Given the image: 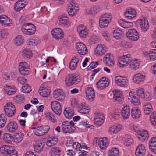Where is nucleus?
<instances>
[{
	"label": "nucleus",
	"instance_id": "1",
	"mask_svg": "<svg viewBox=\"0 0 156 156\" xmlns=\"http://www.w3.org/2000/svg\"><path fill=\"white\" fill-rule=\"evenodd\" d=\"M65 83L66 85L70 86L73 84H76L79 83L80 79L78 76L73 74L68 75L65 79Z\"/></svg>",
	"mask_w": 156,
	"mask_h": 156
},
{
	"label": "nucleus",
	"instance_id": "2",
	"mask_svg": "<svg viewBox=\"0 0 156 156\" xmlns=\"http://www.w3.org/2000/svg\"><path fill=\"white\" fill-rule=\"evenodd\" d=\"M131 58L129 54L123 55L120 57L118 60L119 66L122 68L128 66L130 61Z\"/></svg>",
	"mask_w": 156,
	"mask_h": 156
},
{
	"label": "nucleus",
	"instance_id": "3",
	"mask_svg": "<svg viewBox=\"0 0 156 156\" xmlns=\"http://www.w3.org/2000/svg\"><path fill=\"white\" fill-rule=\"evenodd\" d=\"M4 110L6 115L9 117H12L16 113V108L11 103H7L5 106Z\"/></svg>",
	"mask_w": 156,
	"mask_h": 156
},
{
	"label": "nucleus",
	"instance_id": "4",
	"mask_svg": "<svg viewBox=\"0 0 156 156\" xmlns=\"http://www.w3.org/2000/svg\"><path fill=\"white\" fill-rule=\"evenodd\" d=\"M115 81L118 86L121 87H127L128 85V80L125 77L117 76L115 78Z\"/></svg>",
	"mask_w": 156,
	"mask_h": 156
},
{
	"label": "nucleus",
	"instance_id": "5",
	"mask_svg": "<svg viewBox=\"0 0 156 156\" xmlns=\"http://www.w3.org/2000/svg\"><path fill=\"white\" fill-rule=\"evenodd\" d=\"M19 68L20 73L23 75H27L30 73L29 66L25 62H21L19 65Z\"/></svg>",
	"mask_w": 156,
	"mask_h": 156
},
{
	"label": "nucleus",
	"instance_id": "6",
	"mask_svg": "<svg viewBox=\"0 0 156 156\" xmlns=\"http://www.w3.org/2000/svg\"><path fill=\"white\" fill-rule=\"evenodd\" d=\"M52 110L58 115H60L62 112V108L60 103L57 101H54L51 103Z\"/></svg>",
	"mask_w": 156,
	"mask_h": 156
},
{
	"label": "nucleus",
	"instance_id": "7",
	"mask_svg": "<svg viewBox=\"0 0 156 156\" xmlns=\"http://www.w3.org/2000/svg\"><path fill=\"white\" fill-rule=\"evenodd\" d=\"M51 32L53 37L55 39H61L64 37V34L61 28H54Z\"/></svg>",
	"mask_w": 156,
	"mask_h": 156
},
{
	"label": "nucleus",
	"instance_id": "8",
	"mask_svg": "<svg viewBox=\"0 0 156 156\" xmlns=\"http://www.w3.org/2000/svg\"><path fill=\"white\" fill-rule=\"evenodd\" d=\"M53 96L56 100L62 101L64 99L65 94L61 89L55 90L53 93Z\"/></svg>",
	"mask_w": 156,
	"mask_h": 156
},
{
	"label": "nucleus",
	"instance_id": "9",
	"mask_svg": "<svg viewBox=\"0 0 156 156\" xmlns=\"http://www.w3.org/2000/svg\"><path fill=\"white\" fill-rule=\"evenodd\" d=\"M103 61L108 66L113 67L114 64L113 57L110 53H107L103 58Z\"/></svg>",
	"mask_w": 156,
	"mask_h": 156
},
{
	"label": "nucleus",
	"instance_id": "10",
	"mask_svg": "<svg viewBox=\"0 0 156 156\" xmlns=\"http://www.w3.org/2000/svg\"><path fill=\"white\" fill-rule=\"evenodd\" d=\"M106 49V47L104 44H99L95 49L94 52L97 55L101 56L105 54Z\"/></svg>",
	"mask_w": 156,
	"mask_h": 156
},
{
	"label": "nucleus",
	"instance_id": "11",
	"mask_svg": "<svg viewBox=\"0 0 156 156\" xmlns=\"http://www.w3.org/2000/svg\"><path fill=\"white\" fill-rule=\"evenodd\" d=\"M76 48L78 53L80 55H84L86 54L87 50L86 46L81 42H78L76 44Z\"/></svg>",
	"mask_w": 156,
	"mask_h": 156
},
{
	"label": "nucleus",
	"instance_id": "12",
	"mask_svg": "<svg viewBox=\"0 0 156 156\" xmlns=\"http://www.w3.org/2000/svg\"><path fill=\"white\" fill-rule=\"evenodd\" d=\"M137 22L138 24L140 25L142 30L146 31L148 29L149 24L147 20L142 18L138 20Z\"/></svg>",
	"mask_w": 156,
	"mask_h": 156
},
{
	"label": "nucleus",
	"instance_id": "13",
	"mask_svg": "<svg viewBox=\"0 0 156 156\" xmlns=\"http://www.w3.org/2000/svg\"><path fill=\"white\" fill-rule=\"evenodd\" d=\"M18 128L17 124L15 121L10 122L7 126V130L10 133H13L16 132Z\"/></svg>",
	"mask_w": 156,
	"mask_h": 156
},
{
	"label": "nucleus",
	"instance_id": "14",
	"mask_svg": "<svg viewBox=\"0 0 156 156\" xmlns=\"http://www.w3.org/2000/svg\"><path fill=\"white\" fill-rule=\"evenodd\" d=\"M126 36L127 38L130 37L138 39L139 38L138 33L135 29H130L126 33ZM130 39H132L131 38Z\"/></svg>",
	"mask_w": 156,
	"mask_h": 156
},
{
	"label": "nucleus",
	"instance_id": "15",
	"mask_svg": "<svg viewBox=\"0 0 156 156\" xmlns=\"http://www.w3.org/2000/svg\"><path fill=\"white\" fill-rule=\"evenodd\" d=\"M115 92L114 94L113 98L116 103H121L122 102L123 98L122 92L118 90H114Z\"/></svg>",
	"mask_w": 156,
	"mask_h": 156
},
{
	"label": "nucleus",
	"instance_id": "16",
	"mask_svg": "<svg viewBox=\"0 0 156 156\" xmlns=\"http://www.w3.org/2000/svg\"><path fill=\"white\" fill-rule=\"evenodd\" d=\"M78 7L76 6V3L73 4L71 3L68 7L69 11L68 12L69 14L73 16L77 12Z\"/></svg>",
	"mask_w": 156,
	"mask_h": 156
},
{
	"label": "nucleus",
	"instance_id": "17",
	"mask_svg": "<svg viewBox=\"0 0 156 156\" xmlns=\"http://www.w3.org/2000/svg\"><path fill=\"white\" fill-rule=\"evenodd\" d=\"M145 150L144 146L142 145H139L137 147L135 152L136 156H144L145 155Z\"/></svg>",
	"mask_w": 156,
	"mask_h": 156
},
{
	"label": "nucleus",
	"instance_id": "18",
	"mask_svg": "<svg viewBox=\"0 0 156 156\" xmlns=\"http://www.w3.org/2000/svg\"><path fill=\"white\" fill-rule=\"evenodd\" d=\"M130 108L129 106L126 105L124 106L121 111L122 115L124 119L128 118L130 115Z\"/></svg>",
	"mask_w": 156,
	"mask_h": 156
},
{
	"label": "nucleus",
	"instance_id": "19",
	"mask_svg": "<svg viewBox=\"0 0 156 156\" xmlns=\"http://www.w3.org/2000/svg\"><path fill=\"white\" fill-rule=\"evenodd\" d=\"M128 99L133 104L138 105L140 103V101L132 92H129V97Z\"/></svg>",
	"mask_w": 156,
	"mask_h": 156
},
{
	"label": "nucleus",
	"instance_id": "20",
	"mask_svg": "<svg viewBox=\"0 0 156 156\" xmlns=\"http://www.w3.org/2000/svg\"><path fill=\"white\" fill-rule=\"evenodd\" d=\"M12 147L11 146L3 145L0 148V152L3 155H6L8 154L9 151L12 150Z\"/></svg>",
	"mask_w": 156,
	"mask_h": 156
},
{
	"label": "nucleus",
	"instance_id": "21",
	"mask_svg": "<svg viewBox=\"0 0 156 156\" xmlns=\"http://www.w3.org/2000/svg\"><path fill=\"white\" fill-rule=\"evenodd\" d=\"M139 132L140 133L138 134L139 136H137L139 140L142 141H144L148 139V134L147 131L143 130L142 132L139 131Z\"/></svg>",
	"mask_w": 156,
	"mask_h": 156
},
{
	"label": "nucleus",
	"instance_id": "22",
	"mask_svg": "<svg viewBox=\"0 0 156 156\" xmlns=\"http://www.w3.org/2000/svg\"><path fill=\"white\" fill-rule=\"evenodd\" d=\"M5 93L9 95L14 94L16 91V89L15 87H12L9 85H6L4 87Z\"/></svg>",
	"mask_w": 156,
	"mask_h": 156
},
{
	"label": "nucleus",
	"instance_id": "23",
	"mask_svg": "<svg viewBox=\"0 0 156 156\" xmlns=\"http://www.w3.org/2000/svg\"><path fill=\"white\" fill-rule=\"evenodd\" d=\"M129 68L131 70H135L139 68V63L136 60H130L129 62Z\"/></svg>",
	"mask_w": 156,
	"mask_h": 156
},
{
	"label": "nucleus",
	"instance_id": "24",
	"mask_svg": "<svg viewBox=\"0 0 156 156\" xmlns=\"http://www.w3.org/2000/svg\"><path fill=\"white\" fill-rule=\"evenodd\" d=\"M125 16L129 19L133 18L136 15V12L135 10L131 9L126 11L125 14Z\"/></svg>",
	"mask_w": 156,
	"mask_h": 156
},
{
	"label": "nucleus",
	"instance_id": "25",
	"mask_svg": "<svg viewBox=\"0 0 156 156\" xmlns=\"http://www.w3.org/2000/svg\"><path fill=\"white\" fill-rule=\"evenodd\" d=\"M121 129L122 126L120 125H113L109 128V132L111 134L116 133L120 131Z\"/></svg>",
	"mask_w": 156,
	"mask_h": 156
},
{
	"label": "nucleus",
	"instance_id": "26",
	"mask_svg": "<svg viewBox=\"0 0 156 156\" xmlns=\"http://www.w3.org/2000/svg\"><path fill=\"white\" fill-rule=\"evenodd\" d=\"M113 37L116 39L123 38L124 35L122 31L118 30H115L113 31Z\"/></svg>",
	"mask_w": 156,
	"mask_h": 156
},
{
	"label": "nucleus",
	"instance_id": "27",
	"mask_svg": "<svg viewBox=\"0 0 156 156\" xmlns=\"http://www.w3.org/2000/svg\"><path fill=\"white\" fill-rule=\"evenodd\" d=\"M74 114V112L73 110L69 108H65L64 111V114L65 116L68 119L71 118Z\"/></svg>",
	"mask_w": 156,
	"mask_h": 156
},
{
	"label": "nucleus",
	"instance_id": "28",
	"mask_svg": "<svg viewBox=\"0 0 156 156\" xmlns=\"http://www.w3.org/2000/svg\"><path fill=\"white\" fill-rule=\"evenodd\" d=\"M78 111L80 113L83 114H87L89 112V108L83 104H81L79 106Z\"/></svg>",
	"mask_w": 156,
	"mask_h": 156
},
{
	"label": "nucleus",
	"instance_id": "29",
	"mask_svg": "<svg viewBox=\"0 0 156 156\" xmlns=\"http://www.w3.org/2000/svg\"><path fill=\"white\" fill-rule=\"evenodd\" d=\"M25 6V4L22 1H19L16 2L15 5V9L16 11H20Z\"/></svg>",
	"mask_w": 156,
	"mask_h": 156
},
{
	"label": "nucleus",
	"instance_id": "30",
	"mask_svg": "<svg viewBox=\"0 0 156 156\" xmlns=\"http://www.w3.org/2000/svg\"><path fill=\"white\" fill-rule=\"evenodd\" d=\"M101 81H99L97 83V85L98 88L100 89H103L106 87H107L109 84V79L107 80V82H102Z\"/></svg>",
	"mask_w": 156,
	"mask_h": 156
},
{
	"label": "nucleus",
	"instance_id": "31",
	"mask_svg": "<svg viewBox=\"0 0 156 156\" xmlns=\"http://www.w3.org/2000/svg\"><path fill=\"white\" fill-rule=\"evenodd\" d=\"M140 114L141 112L139 109L135 108L132 109L131 115L133 118L136 119L140 117Z\"/></svg>",
	"mask_w": 156,
	"mask_h": 156
},
{
	"label": "nucleus",
	"instance_id": "32",
	"mask_svg": "<svg viewBox=\"0 0 156 156\" xmlns=\"http://www.w3.org/2000/svg\"><path fill=\"white\" fill-rule=\"evenodd\" d=\"M108 143V141L107 138L105 137L99 139L98 144L101 148L103 149L106 147Z\"/></svg>",
	"mask_w": 156,
	"mask_h": 156
},
{
	"label": "nucleus",
	"instance_id": "33",
	"mask_svg": "<svg viewBox=\"0 0 156 156\" xmlns=\"http://www.w3.org/2000/svg\"><path fill=\"white\" fill-rule=\"evenodd\" d=\"M145 76L140 73H138L135 75L133 77V81L137 83H140L143 81Z\"/></svg>",
	"mask_w": 156,
	"mask_h": 156
},
{
	"label": "nucleus",
	"instance_id": "34",
	"mask_svg": "<svg viewBox=\"0 0 156 156\" xmlns=\"http://www.w3.org/2000/svg\"><path fill=\"white\" fill-rule=\"evenodd\" d=\"M44 144L40 141H37L34 144V148L37 152H39L43 148Z\"/></svg>",
	"mask_w": 156,
	"mask_h": 156
},
{
	"label": "nucleus",
	"instance_id": "35",
	"mask_svg": "<svg viewBox=\"0 0 156 156\" xmlns=\"http://www.w3.org/2000/svg\"><path fill=\"white\" fill-rule=\"evenodd\" d=\"M22 53V56L24 58H30L32 56L31 51L26 48L23 49Z\"/></svg>",
	"mask_w": 156,
	"mask_h": 156
},
{
	"label": "nucleus",
	"instance_id": "36",
	"mask_svg": "<svg viewBox=\"0 0 156 156\" xmlns=\"http://www.w3.org/2000/svg\"><path fill=\"white\" fill-rule=\"evenodd\" d=\"M23 135L22 133H19L15 134L13 137V139L14 142L19 143L23 139Z\"/></svg>",
	"mask_w": 156,
	"mask_h": 156
},
{
	"label": "nucleus",
	"instance_id": "37",
	"mask_svg": "<svg viewBox=\"0 0 156 156\" xmlns=\"http://www.w3.org/2000/svg\"><path fill=\"white\" fill-rule=\"evenodd\" d=\"M100 9L98 6H95L90 9L87 10L86 13L88 14H96L99 11Z\"/></svg>",
	"mask_w": 156,
	"mask_h": 156
},
{
	"label": "nucleus",
	"instance_id": "38",
	"mask_svg": "<svg viewBox=\"0 0 156 156\" xmlns=\"http://www.w3.org/2000/svg\"><path fill=\"white\" fill-rule=\"evenodd\" d=\"M120 45L121 47L126 48H130L132 46L131 43L127 41L123 40L120 43Z\"/></svg>",
	"mask_w": 156,
	"mask_h": 156
},
{
	"label": "nucleus",
	"instance_id": "39",
	"mask_svg": "<svg viewBox=\"0 0 156 156\" xmlns=\"http://www.w3.org/2000/svg\"><path fill=\"white\" fill-rule=\"evenodd\" d=\"M39 92L40 95L43 97H48L50 94V90L46 88L40 90Z\"/></svg>",
	"mask_w": 156,
	"mask_h": 156
},
{
	"label": "nucleus",
	"instance_id": "40",
	"mask_svg": "<svg viewBox=\"0 0 156 156\" xmlns=\"http://www.w3.org/2000/svg\"><path fill=\"white\" fill-rule=\"evenodd\" d=\"M62 128L64 133H69L74 132L75 129L74 127L70 126H63Z\"/></svg>",
	"mask_w": 156,
	"mask_h": 156
},
{
	"label": "nucleus",
	"instance_id": "41",
	"mask_svg": "<svg viewBox=\"0 0 156 156\" xmlns=\"http://www.w3.org/2000/svg\"><path fill=\"white\" fill-rule=\"evenodd\" d=\"M58 138L53 137L50 138L49 140H48L46 142V144L48 147H51L55 145L57 143Z\"/></svg>",
	"mask_w": 156,
	"mask_h": 156
},
{
	"label": "nucleus",
	"instance_id": "42",
	"mask_svg": "<svg viewBox=\"0 0 156 156\" xmlns=\"http://www.w3.org/2000/svg\"><path fill=\"white\" fill-rule=\"evenodd\" d=\"M59 24L60 25H65L69 26L70 23L69 22L68 18L66 16H62L59 20Z\"/></svg>",
	"mask_w": 156,
	"mask_h": 156
},
{
	"label": "nucleus",
	"instance_id": "43",
	"mask_svg": "<svg viewBox=\"0 0 156 156\" xmlns=\"http://www.w3.org/2000/svg\"><path fill=\"white\" fill-rule=\"evenodd\" d=\"M60 151L59 147H54L51 150L50 154L51 156H59Z\"/></svg>",
	"mask_w": 156,
	"mask_h": 156
},
{
	"label": "nucleus",
	"instance_id": "44",
	"mask_svg": "<svg viewBox=\"0 0 156 156\" xmlns=\"http://www.w3.org/2000/svg\"><path fill=\"white\" fill-rule=\"evenodd\" d=\"M40 42V40H27V44L30 46H36Z\"/></svg>",
	"mask_w": 156,
	"mask_h": 156
},
{
	"label": "nucleus",
	"instance_id": "45",
	"mask_svg": "<svg viewBox=\"0 0 156 156\" xmlns=\"http://www.w3.org/2000/svg\"><path fill=\"white\" fill-rule=\"evenodd\" d=\"M144 112L146 114H149L152 111V106L151 104L146 105L144 107Z\"/></svg>",
	"mask_w": 156,
	"mask_h": 156
},
{
	"label": "nucleus",
	"instance_id": "46",
	"mask_svg": "<svg viewBox=\"0 0 156 156\" xmlns=\"http://www.w3.org/2000/svg\"><path fill=\"white\" fill-rule=\"evenodd\" d=\"M12 138H13V136L9 133L4 134L2 136V139L4 141L7 143H9L11 142Z\"/></svg>",
	"mask_w": 156,
	"mask_h": 156
},
{
	"label": "nucleus",
	"instance_id": "47",
	"mask_svg": "<svg viewBox=\"0 0 156 156\" xmlns=\"http://www.w3.org/2000/svg\"><path fill=\"white\" fill-rule=\"evenodd\" d=\"M21 88L22 91L24 93H28L31 90L30 87L27 84H23Z\"/></svg>",
	"mask_w": 156,
	"mask_h": 156
},
{
	"label": "nucleus",
	"instance_id": "48",
	"mask_svg": "<svg viewBox=\"0 0 156 156\" xmlns=\"http://www.w3.org/2000/svg\"><path fill=\"white\" fill-rule=\"evenodd\" d=\"M32 27L31 28L26 31L24 34L27 35H31L34 34L36 31V28L35 27L33 24L30 25Z\"/></svg>",
	"mask_w": 156,
	"mask_h": 156
},
{
	"label": "nucleus",
	"instance_id": "49",
	"mask_svg": "<svg viewBox=\"0 0 156 156\" xmlns=\"http://www.w3.org/2000/svg\"><path fill=\"white\" fill-rule=\"evenodd\" d=\"M32 24L29 23H24L22 27H21V29L22 31L24 34L26 31H27L28 30L31 28V26L30 25Z\"/></svg>",
	"mask_w": 156,
	"mask_h": 156
},
{
	"label": "nucleus",
	"instance_id": "50",
	"mask_svg": "<svg viewBox=\"0 0 156 156\" xmlns=\"http://www.w3.org/2000/svg\"><path fill=\"white\" fill-rule=\"evenodd\" d=\"M45 116L47 119L50 120L52 122H56V119L55 118V117L54 116L53 114L51 112L46 113Z\"/></svg>",
	"mask_w": 156,
	"mask_h": 156
},
{
	"label": "nucleus",
	"instance_id": "51",
	"mask_svg": "<svg viewBox=\"0 0 156 156\" xmlns=\"http://www.w3.org/2000/svg\"><path fill=\"white\" fill-rule=\"evenodd\" d=\"M150 60L154 61L156 60V49H154L150 51Z\"/></svg>",
	"mask_w": 156,
	"mask_h": 156
},
{
	"label": "nucleus",
	"instance_id": "52",
	"mask_svg": "<svg viewBox=\"0 0 156 156\" xmlns=\"http://www.w3.org/2000/svg\"><path fill=\"white\" fill-rule=\"evenodd\" d=\"M110 22L105 21V20H102V18L99 19L100 27L101 28H104L107 27Z\"/></svg>",
	"mask_w": 156,
	"mask_h": 156
},
{
	"label": "nucleus",
	"instance_id": "53",
	"mask_svg": "<svg viewBox=\"0 0 156 156\" xmlns=\"http://www.w3.org/2000/svg\"><path fill=\"white\" fill-rule=\"evenodd\" d=\"M150 120L152 124L156 125V112H153L152 114L151 115Z\"/></svg>",
	"mask_w": 156,
	"mask_h": 156
},
{
	"label": "nucleus",
	"instance_id": "54",
	"mask_svg": "<svg viewBox=\"0 0 156 156\" xmlns=\"http://www.w3.org/2000/svg\"><path fill=\"white\" fill-rule=\"evenodd\" d=\"M102 18V20H105V21L110 22L111 20L112 17L110 13L103 15L100 19Z\"/></svg>",
	"mask_w": 156,
	"mask_h": 156
},
{
	"label": "nucleus",
	"instance_id": "55",
	"mask_svg": "<svg viewBox=\"0 0 156 156\" xmlns=\"http://www.w3.org/2000/svg\"><path fill=\"white\" fill-rule=\"evenodd\" d=\"M79 33L80 36L81 38H86L88 34V30L87 29Z\"/></svg>",
	"mask_w": 156,
	"mask_h": 156
},
{
	"label": "nucleus",
	"instance_id": "56",
	"mask_svg": "<svg viewBox=\"0 0 156 156\" xmlns=\"http://www.w3.org/2000/svg\"><path fill=\"white\" fill-rule=\"evenodd\" d=\"M73 147L77 151H82V145L77 142L74 143L72 145Z\"/></svg>",
	"mask_w": 156,
	"mask_h": 156
},
{
	"label": "nucleus",
	"instance_id": "57",
	"mask_svg": "<svg viewBox=\"0 0 156 156\" xmlns=\"http://www.w3.org/2000/svg\"><path fill=\"white\" fill-rule=\"evenodd\" d=\"M144 89L141 88L137 90L136 92V93L138 96L141 98H144Z\"/></svg>",
	"mask_w": 156,
	"mask_h": 156
},
{
	"label": "nucleus",
	"instance_id": "58",
	"mask_svg": "<svg viewBox=\"0 0 156 156\" xmlns=\"http://www.w3.org/2000/svg\"><path fill=\"white\" fill-rule=\"evenodd\" d=\"M149 148L151 151L156 153V142L149 144Z\"/></svg>",
	"mask_w": 156,
	"mask_h": 156
},
{
	"label": "nucleus",
	"instance_id": "59",
	"mask_svg": "<svg viewBox=\"0 0 156 156\" xmlns=\"http://www.w3.org/2000/svg\"><path fill=\"white\" fill-rule=\"evenodd\" d=\"M42 128L41 126L38 127L37 130L34 132L35 134L38 136H42L43 135Z\"/></svg>",
	"mask_w": 156,
	"mask_h": 156
},
{
	"label": "nucleus",
	"instance_id": "60",
	"mask_svg": "<svg viewBox=\"0 0 156 156\" xmlns=\"http://www.w3.org/2000/svg\"><path fill=\"white\" fill-rule=\"evenodd\" d=\"M86 95H89L95 94L94 92L93 89L90 87H88L86 90Z\"/></svg>",
	"mask_w": 156,
	"mask_h": 156
},
{
	"label": "nucleus",
	"instance_id": "61",
	"mask_svg": "<svg viewBox=\"0 0 156 156\" xmlns=\"http://www.w3.org/2000/svg\"><path fill=\"white\" fill-rule=\"evenodd\" d=\"M111 115L114 119H117L119 116V113L118 112H112L111 113Z\"/></svg>",
	"mask_w": 156,
	"mask_h": 156
},
{
	"label": "nucleus",
	"instance_id": "62",
	"mask_svg": "<svg viewBox=\"0 0 156 156\" xmlns=\"http://www.w3.org/2000/svg\"><path fill=\"white\" fill-rule=\"evenodd\" d=\"M129 138H128V136H127L125 138L124 140V144L126 145H129V144L132 143V140L130 138V137L129 136Z\"/></svg>",
	"mask_w": 156,
	"mask_h": 156
},
{
	"label": "nucleus",
	"instance_id": "63",
	"mask_svg": "<svg viewBox=\"0 0 156 156\" xmlns=\"http://www.w3.org/2000/svg\"><path fill=\"white\" fill-rule=\"evenodd\" d=\"M12 42L16 45L19 46L23 44L24 41V40H13Z\"/></svg>",
	"mask_w": 156,
	"mask_h": 156
},
{
	"label": "nucleus",
	"instance_id": "64",
	"mask_svg": "<svg viewBox=\"0 0 156 156\" xmlns=\"http://www.w3.org/2000/svg\"><path fill=\"white\" fill-rule=\"evenodd\" d=\"M42 128V131L43 135L45 133L48 132L49 129V127L48 126H41Z\"/></svg>",
	"mask_w": 156,
	"mask_h": 156
}]
</instances>
